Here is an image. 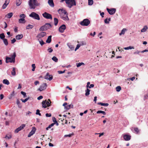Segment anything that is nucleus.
Masks as SVG:
<instances>
[{
  "label": "nucleus",
  "mask_w": 148,
  "mask_h": 148,
  "mask_svg": "<svg viewBox=\"0 0 148 148\" xmlns=\"http://www.w3.org/2000/svg\"><path fill=\"white\" fill-rule=\"evenodd\" d=\"M66 28V27L65 25L63 24L59 27V30L60 32L63 33L64 32Z\"/></svg>",
  "instance_id": "2eb2a0df"
},
{
  "label": "nucleus",
  "mask_w": 148,
  "mask_h": 148,
  "mask_svg": "<svg viewBox=\"0 0 148 148\" xmlns=\"http://www.w3.org/2000/svg\"><path fill=\"white\" fill-rule=\"evenodd\" d=\"M46 30L50 29L51 27V25L49 23H46L44 25Z\"/></svg>",
  "instance_id": "f3484780"
},
{
  "label": "nucleus",
  "mask_w": 148,
  "mask_h": 148,
  "mask_svg": "<svg viewBox=\"0 0 148 148\" xmlns=\"http://www.w3.org/2000/svg\"><path fill=\"white\" fill-rule=\"evenodd\" d=\"M16 41V39L14 38H13V40H11V43L13 44Z\"/></svg>",
  "instance_id": "0e129e2a"
},
{
  "label": "nucleus",
  "mask_w": 148,
  "mask_h": 148,
  "mask_svg": "<svg viewBox=\"0 0 148 148\" xmlns=\"http://www.w3.org/2000/svg\"><path fill=\"white\" fill-rule=\"evenodd\" d=\"M29 16L34 19L38 20H40V18L39 15L34 12H32L29 15Z\"/></svg>",
  "instance_id": "20e7f679"
},
{
  "label": "nucleus",
  "mask_w": 148,
  "mask_h": 148,
  "mask_svg": "<svg viewBox=\"0 0 148 148\" xmlns=\"http://www.w3.org/2000/svg\"><path fill=\"white\" fill-rule=\"evenodd\" d=\"M134 130L135 132H136L137 134H138L139 132V130L137 127L135 128H134Z\"/></svg>",
  "instance_id": "5fc2aeb1"
},
{
  "label": "nucleus",
  "mask_w": 148,
  "mask_h": 148,
  "mask_svg": "<svg viewBox=\"0 0 148 148\" xmlns=\"http://www.w3.org/2000/svg\"><path fill=\"white\" fill-rule=\"evenodd\" d=\"M53 76L51 75H49V73H47L45 77L46 79L48 80L49 81L53 79Z\"/></svg>",
  "instance_id": "ddd939ff"
},
{
  "label": "nucleus",
  "mask_w": 148,
  "mask_h": 148,
  "mask_svg": "<svg viewBox=\"0 0 148 148\" xmlns=\"http://www.w3.org/2000/svg\"><path fill=\"white\" fill-rule=\"evenodd\" d=\"M80 23L82 25L87 26L90 23V21L88 19H85L81 22Z\"/></svg>",
  "instance_id": "39448f33"
},
{
  "label": "nucleus",
  "mask_w": 148,
  "mask_h": 148,
  "mask_svg": "<svg viewBox=\"0 0 148 148\" xmlns=\"http://www.w3.org/2000/svg\"><path fill=\"white\" fill-rule=\"evenodd\" d=\"M52 120H53V121L54 122V123H55L57 122L56 118L54 117H53V118Z\"/></svg>",
  "instance_id": "4d7b16f0"
},
{
  "label": "nucleus",
  "mask_w": 148,
  "mask_h": 148,
  "mask_svg": "<svg viewBox=\"0 0 148 148\" xmlns=\"http://www.w3.org/2000/svg\"><path fill=\"white\" fill-rule=\"evenodd\" d=\"M107 10L110 15H113L116 12V10L115 8H111L109 9V8H107Z\"/></svg>",
  "instance_id": "9d476101"
},
{
  "label": "nucleus",
  "mask_w": 148,
  "mask_h": 148,
  "mask_svg": "<svg viewBox=\"0 0 148 148\" xmlns=\"http://www.w3.org/2000/svg\"><path fill=\"white\" fill-rule=\"evenodd\" d=\"M45 115L47 117H51V114H48L46 113L45 114Z\"/></svg>",
  "instance_id": "052dcab7"
},
{
  "label": "nucleus",
  "mask_w": 148,
  "mask_h": 148,
  "mask_svg": "<svg viewBox=\"0 0 148 148\" xmlns=\"http://www.w3.org/2000/svg\"><path fill=\"white\" fill-rule=\"evenodd\" d=\"M73 105L70 104L65 106V108L66 110H69L71 108H73Z\"/></svg>",
  "instance_id": "4be33fe9"
},
{
  "label": "nucleus",
  "mask_w": 148,
  "mask_h": 148,
  "mask_svg": "<svg viewBox=\"0 0 148 148\" xmlns=\"http://www.w3.org/2000/svg\"><path fill=\"white\" fill-rule=\"evenodd\" d=\"M58 12L60 14V16L65 15L66 14H68L66 11L63 9H59L58 10Z\"/></svg>",
  "instance_id": "423d86ee"
},
{
  "label": "nucleus",
  "mask_w": 148,
  "mask_h": 148,
  "mask_svg": "<svg viewBox=\"0 0 148 148\" xmlns=\"http://www.w3.org/2000/svg\"><path fill=\"white\" fill-rule=\"evenodd\" d=\"M5 138H7L8 139H9L12 138V135H7L6 136Z\"/></svg>",
  "instance_id": "de8ad7c7"
},
{
  "label": "nucleus",
  "mask_w": 148,
  "mask_h": 148,
  "mask_svg": "<svg viewBox=\"0 0 148 148\" xmlns=\"http://www.w3.org/2000/svg\"><path fill=\"white\" fill-rule=\"evenodd\" d=\"M29 97L25 99H21V101H22V102L23 103H25L27 101L28 99H29Z\"/></svg>",
  "instance_id": "49530a36"
},
{
  "label": "nucleus",
  "mask_w": 148,
  "mask_h": 148,
  "mask_svg": "<svg viewBox=\"0 0 148 148\" xmlns=\"http://www.w3.org/2000/svg\"><path fill=\"white\" fill-rule=\"evenodd\" d=\"M127 31V29L125 28H123L121 30V33L119 34V35L120 36H121L122 34L124 35L125 34V32Z\"/></svg>",
  "instance_id": "b1692460"
},
{
  "label": "nucleus",
  "mask_w": 148,
  "mask_h": 148,
  "mask_svg": "<svg viewBox=\"0 0 148 148\" xmlns=\"http://www.w3.org/2000/svg\"><path fill=\"white\" fill-rule=\"evenodd\" d=\"M3 84L8 85L10 84V83L8 80L7 79H4L3 80Z\"/></svg>",
  "instance_id": "cd10ccee"
},
{
  "label": "nucleus",
  "mask_w": 148,
  "mask_h": 148,
  "mask_svg": "<svg viewBox=\"0 0 148 148\" xmlns=\"http://www.w3.org/2000/svg\"><path fill=\"white\" fill-rule=\"evenodd\" d=\"M16 56V55L15 53H14L12 55H11L10 56V57L12 58V60H14L15 61V58Z\"/></svg>",
  "instance_id": "c85d7f7f"
},
{
  "label": "nucleus",
  "mask_w": 148,
  "mask_h": 148,
  "mask_svg": "<svg viewBox=\"0 0 148 148\" xmlns=\"http://www.w3.org/2000/svg\"><path fill=\"white\" fill-rule=\"evenodd\" d=\"M3 42L4 44L6 45L7 46L8 45V40L5 38L3 39Z\"/></svg>",
  "instance_id": "2f4dec72"
},
{
  "label": "nucleus",
  "mask_w": 148,
  "mask_h": 148,
  "mask_svg": "<svg viewBox=\"0 0 148 148\" xmlns=\"http://www.w3.org/2000/svg\"><path fill=\"white\" fill-rule=\"evenodd\" d=\"M52 59L56 62H57L58 61V59L55 56H53Z\"/></svg>",
  "instance_id": "a19ab883"
},
{
  "label": "nucleus",
  "mask_w": 148,
  "mask_h": 148,
  "mask_svg": "<svg viewBox=\"0 0 148 148\" xmlns=\"http://www.w3.org/2000/svg\"><path fill=\"white\" fill-rule=\"evenodd\" d=\"M21 93L22 95H23L24 97H25L26 96V94L25 92H24L23 91H21Z\"/></svg>",
  "instance_id": "603ef678"
},
{
  "label": "nucleus",
  "mask_w": 148,
  "mask_h": 148,
  "mask_svg": "<svg viewBox=\"0 0 148 148\" xmlns=\"http://www.w3.org/2000/svg\"><path fill=\"white\" fill-rule=\"evenodd\" d=\"M86 93L85 95L86 96H88L90 94V90L88 88H87V89L85 90Z\"/></svg>",
  "instance_id": "72a5a7b5"
},
{
  "label": "nucleus",
  "mask_w": 148,
  "mask_h": 148,
  "mask_svg": "<svg viewBox=\"0 0 148 148\" xmlns=\"http://www.w3.org/2000/svg\"><path fill=\"white\" fill-rule=\"evenodd\" d=\"M124 49L125 50H129V49H134V47L130 46L127 47H124Z\"/></svg>",
  "instance_id": "c9c22d12"
},
{
  "label": "nucleus",
  "mask_w": 148,
  "mask_h": 148,
  "mask_svg": "<svg viewBox=\"0 0 148 148\" xmlns=\"http://www.w3.org/2000/svg\"><path fill=\"white\" fill-rule=\"evenodd\" d=\"M148 29V27L147 26H145L141 30V32H145Z\"/></svg>",
  "instance_id": "393cba45"
},
{
  "label": "nucleus",
  "mask_w": 148,
  "mask_h": 148,
  "mask_svg": "<svg viewBox=\"0 0 148 148\" xmlns=\"http://www.w3.org/2000/svg\"><path fill=\"white\" fill-rule=\"evenodd\" d=\"M46 35V33L45 32H42L39 33L36 36V38L38 39H40Z\"/></svg>",
  "instance_id": "9b49d317"
},
{
  "label": "nucleus",
  "mask_w": 148,
  "mask_h": 148,
  "mask_svg": "<svg viewBox=\"0 0 148 148\" xmlns=\"http://www.w3.org/2000/svg\"><path fill=\"white\" fill-rule=\"evenodd\" d=\"M48 3L51 7H53L54 6V4L53 0H49Z\"/></svg>",
  "instance_id": "6ab92c4d"
},
{
  "label": "nucleus",
  "mask_w": 148,
  "mask_h": 148,
  "mask_svg": "<svg viewBox=\"0 0 148 148\" xmlns=\"http://www.w3.org/2000/svg\"><path fill=\"white\" fill-rule=\"evenodd\" d=\"M108 18H106L104 20V22L105 23L108 24L109 23V21H108Z\"/></svg>",
  "instance_id": "69168bd1"
},
{
  "label": "nucleus",
  "mask_w": 148,
  "mask_h": 148,
  "mask_svg": "<svg viewBox=\"0 0 148 148\" xmlns=\"http://www.w3.org/2000/svg\"><path fill=\"white\" fill-rule=\"evenodd\" d=\"M38 40L39 41L40 44L41 46H42L45 43L43 41V40L42 39L40 40V39H38Z\"/></svg>",
  "instance_id": "e433bc0d"
},
{
  "label": "nucleus",
  "mask_w": 148,
  "mask_h": 148,
  "mask_svg": "<svg viewBox=\"0 0 148 148\" xmlns=\"http://www.w3.org/2000/svg\"><path fill=\"white\" fill-rule=\"evenodd\" d=\"M148 98V94L144 95V100H145V99H147Z\"/></svg>",
  "instance_id": "bf43d9fd"
},
{
  "label": "nucleus",
  "mask_w": 148,
  "mask_h": 148,
  "mask_svg": "<svg viewBox=\"0 0 148 148\" xmlns=\"http://www.w3.org/2000/svg\"><path fill=\"white\" fill-rule=\"evenodd\" d=\"M6 62V63H8V62H14L15 61L13 60H12V58L10 57H8V56L6 57L5 58Z\"/></svg>",
  "instance_id": "4468645a"
},
{
  "label": "nucleus",
  "mask_w": 148,
  "mask_h": 148,
  "mask_svg": "<svg viewBox=\"0 0 148 148\" xmlns=\"http://www.w3.org/2000/svg\"><path fill=\"white\" fill-rule=\"evenodd\" d=\"M65 70H64L63 71H58V73L59 74H62V73H65Z\"/></svg>",
  "instance_id": "680f3d73"
},
{
  "label": "nucleus",
  "mask_w": 148,
  "mask_h": 148,
  "mask_svg": "<svg viewBox=\"0 0 148 148\" xmlns=\"http://www.w3.org/2000/svg\"><path fill=\"white\" fill-rule=\"evenodd\" d=\"M34 84L35 85H37V84H39V82L38 81H36L34 82Z\"/></svg>",
  "instance_id": "338daca9"
},
{
  "label": "nucleus",
  "mask_w": 148,
  "mask_h": 148,
  "mask_svg": "<svg viewBox=\"0 0 148 148\" xmlns=\"http://www.w3.org/2000/svg\"><path fill=\"white\" fill-rule=\"evenodd\" d=\"M93 3V0H88V4L89 5H92Z\"/></svg>",
  "instance_id": "37998d69"
},
{
  "label": "nucleus",
  "mask_w": 148,
  "mask_h": 148,
  "mask_svg": "<svg viewBox=\"0 0 148 148\" xmlns=\"http://www.w3.org/2000/svg\"><path fill=\"white\" fill-rule=\"evenodd\" d=\"M51 101L50 99H48L47 101L45 100L43 101L42 102V107L45 108L47 107H49L51 106Z\"/></svg>",
  "instance_id": "7ed1b4c3"
},
{
  "label": "nucleus",
  "mask_w": 148,
  "mask_h": 148,
  "mask_svg": "<svg viewBox=\"0 0 148 148\" xmlns=\"http://www.w3.org/2000/svg\"><path fill=\"white\" fill-rule=\"evenodd\" d=\"M5 37V36L3 33L1 34H0V38L1 39L3 40L4 39Z\"/></svg>",
  "instance_id": "c03bdc74"
},
{
  "label": "nucleus",
  "mask_w": 148,
  "mask_h": 148,
  "mask_svg": "<svg viewBox=\"0 0 148 148\" xmlns=\"http://www.w3.org/2000/svg\"><path fill=\"white\" fill-rule=\"evenodd\" d=\"M33 27V26L32 25H29L26 27V29H29V28L32 29Z\"/></svg>",
  "instance_id": "ea45409f"
},
{
  "label": "nucleus",
  "mask_w": 148,
  "mask_h": 148,
  "mask_svg": "<svg viewBox=\"0 0 148 148\" xmlns=\"http://www.w3.org/2000/svg\"><path fill=\"white\" fill-rule=\"evenodd\" d=\"M97 114H100L101 113L103 114L104 115H105L106 114V113L104 111H102L101 110H98L97 112Z\"/></svg>",
  "instance_id": "f704fd0d"
},
{
  "label": "nucleus",
  "mask_w": 148,
  "mask_h": 148,
  "mask_svg": "<svg viewBox=\"0 0 148 148\" xmlns=\"http://www.w3.org/2000/svg\"><path fill=\"white\" fill-rule=\"evenodd\" d=\"M97 104L100 105L102 106L107 107L108 106L109 104L108 103H102L101 102H98L97 103Z\"/></svg>",
  "instance_id": "aec40b11"
},
{
  "label": "nucleus",
  "mask_w": 148,
  "mask_h": 148,
  "mask_svg": "<svg viewBox=\"0 0 148 148\" xmlns=\"http://www.w3.org/2000/svg\"><path fill=\"white\" fill-rule=\"evenodd\" d=\"M47 50L49 53H51L53 51V50L51 47H49Z\"/></svg>",
  "instance_id": "09e8293b"
},
{
  "label": "nucleus",
  "mask_w": 148,
  "mask_h": 148,
  "mask_svg": "<svg viewBox=\"0 0 148 148\" xmlns=\"http://www.w3.org/2000/svg\"><path fill=\"white\" fill-rule=\"evenodd\" d=\"M51 36H48L46 42L48 43H50L51 42Z\"/></svg>",
  "instance_id": "5701e85b"
},
{
  "label": "nucleus",
  "mask_w": 148,
  "mask_h": 148,
  "mask_svg": "<svg viewBox=\"0 0 148 148\" xmlns=\"http://www.w3.org/2000/svg\"><path fill=\"white\" fill-rule=\"evenodd\" d=\"M16 103L18 106L19 108H21L22 106L21 103H20V101L18 99L17 100Z\"/></svg>",
  "instance_id": "7c9ffc66"
},
{
  "label": "nucleus",
  "mask_w": 148,
  "mask_h": 148,
  "mask_svg": "<svg viewBox=\"0 0 148 148\" xmlns=\"http://www.w3.org/2000/svg\"><path fill=\"white\" fill-rule=\"evenodd\" d=\"M18 21L20 23H25V22L24 18H21L19 19Z\"/></svg>",
  "instance_id": "a878e982"
},
{
  "label": "nucleus",
  "mask_w": 148,
  "mask_h": 148,
  "mask_svg": "<svg viewBox=\"0 0 148 148\" xmlns=\"http://www.w3.org/2000/svg\"><path fill=\"white\" fill-rule=\"evenodd\" d=\"M25 125L24 124H23L21 125L20 127L17 128L14 131V133H18L19 131L22 130L23 128L25 127Z\"/></svg>",
  "instance_id": "1a4fd4ad"
},
{
  "label": "nucleus",
  "mask_w": 148,
  "mask_h": 148,
  "mask_svg": "<svg viewBox=\"0 0 148 148\" xmlns=\"http://www.w3.org/2000/svg\"><path fill=\"white\" fill-rule=\"evenodd\" d=\"M66 3L69 8H71L73 6L76 5L75 0H66Z\"/></svg>",
  "instance_id": "f03ea898"
},
{
  "label": "nucleus",
  "mask_w": 148,
  "mask_h": 148,
  "mask_svg": "<svg viewBox=\"0 0 148 148\" xmlns=\"http://www.w3.org/2000/svg\"><path fill=\"white\" fill-rule=\"evenodd\" d=\"M36 130V129L35 127H33L31 131L29 133L28 135V137H29L33 135L35 133Z\"/></svg>",
  "instance_id": "f8f14e48"
},
{
  "label": "nucleus",
  "mask_w": 148,
  "mask_h": 148,
  "mask_svg": "<svg viewBox=\"0 0 148 148\" xmlns=\"http://www.w3.org/2000/svg\"><path fill=\"white\" fill-rule=\"evenodd\" d=\"M7 5L5 3L3 6V9H5Z\"/></svg>",
  "instance_id": "13d9d810"
},
{
  "label": "nucleus",
  "mask_w": 148,
  "mask_h": 148,
  "mask_svg": "<svg viewBox=\"0 0 148 148\" xmlns=\"http://www.w3.org/2000/svg\"><path fill=\"white\" fill-rule=\"evenodd\" d=\"M54 25L55 26H56L58 23V20L57 18H55L54 19Z\"/></svg>",
  "instance_id": "473e14b6"
},
{
  "label": "nucleus",
  "mask_w": 148,
  "mask_h": 148,
  "mask_svg": "<svg viewBox=\"0 0 148 148\" xmlns=\"http://www.w3.org/2000/svg\"><path fill=\"white\" fill-rule=\"evenodd\" d=\"M39 30L41 31L46 30L44 26L43 25L39 29Z\"/></svg>",
  "instance_id": "58836bf2"
},
{
  "label": "nucleus",
  "mask_w": 148,
  "mask_h": 148,
  "mask_svg": "<svg viewBox=\"0 0 148 148\" xmlns=\"http://www.w3.org/2000/svg\"><path fill=\"white\" fill-rule=\"evenodd\" d=\"M36 114L37 115H38L39 116H41V114L40 112V110L38 109H37L36 111Z\"/></svg>",
  "instance_id": "8fccbe9b"
},
{
  "label": "nucleus",
  "mask_w": 148,
  "mask_h": 148,
  "mask_svg": "<svg viewBox=\"0 0 148 148\" xmlns=\"http://www.w3.org/2000/svg\"><path fill=\"white\" fill-rule=\"evenodd\" d=\"M12 75L13 76L16 75L15 68L14 67L13 68L12 71L11 72Z\"/></svg>",
  "instance_id": "bb28decb"
},
{
  "label": "nucleus",
  "mask_w": 148,
  "mask_h": 148,
  "mask_svg": "<svg viewBox=\"0 0 148 148\" xmlns=\"http://www.w3.org/2000/svg\"><path fill=\"white\" fill-rule=\"evenodd\" d=\"M23 37V34H18L16 36V38L17 40H20Z\"/></svg>",
  "instance_id": "412c9836"
},
{
  "label": "nucleus",
  "mask_w": 148,
  "mask_h": 148,
  "mask_svg": "<svg viewBox=\"0 0 148 148\" xmlns=\"http://www.w3.org/2000/svg\"><path fill=\"white\" fill-rule=\"evenodd\" d=\"M73 134H70L68 135H64V137H66L67 136H68L69 137H71L73 135Z\"/></svg>",
  "instance_id": "6e6d98bb"
},
{
  "label": "nucleus",
  "mask_w": 148,
  "mask_h": 148,
  "mask_svg": "<svg viewBox=\"0 0 148 148\" xmlns=\"http://www.w3.org/2000/svg\"><path fill=\"white\" fill-rule=\"evenodd\" d=\"M116 91H117V92H119L121 90V87L120 86H117V87H116Z\"/></svg>",
  "instance_id": "79ce46f5"
},
{
  "label": "nucleus",
  "mask_w": 148,
  "mask_h": 148,
  "mask_svg": "<svg viewBox=\"0 0 148 148\" xmlns=\"http://www.w3.org/2000/svg\"><path fill=\"white\" fill-rule=\"evenodd\" d=\"M13 15V14L12 12L9 13L7 15V17L8 18H10Z\"/></svg>",
  "instance_id": "4c0bfd02"
},
{
  "label": "nucleus",
  "mask_w": 148,
  "mask_h": 148,
  "mask_svg": "<svg viewBox=\"0 0 148 148\" xmlns=\"http://www.w3.org/2000/svg\"><path fill=\"white\" fill-rule=\"evenodd\" d=\"M20 17L21 18H25V17L26 16L25 14H21L20 15Z\"/></svg>",
  "instance_id": "3c124183"
},
{
  "label": "nucleus",
  "mask_w": 148,
  "mask_h": 148,
  "mask_svg": "<svg viewBox=\"0 0 148 148\" xmlns=\"http://www.w3.org/2000/svg\"><path fill=\"white\" fill-rule=\"evenodd\" d=\"M82 65H84V64L83 62H81L77 63L76 64L77 66V67L80 66Z\"/></svg>",
  "instance_id": "a18cd8bd"
},
{
  "label": "nucleus",
  "mask_w": 148,
  "mask_h": 148,
  "mask_svg": "<svg viewBox=\"0 0 148 148\" xmlns=\"http://www.w3.org/2000/svg\"><path fill=\"white\" fill-rule=\"evenodd\" d=\"M42 16L45 18L47 19H52V17L51 15L46 12H45L42 14Z\"/></svg>",
  "instance_id": "0eeeda50"
},
{
  "label": "nucleus",
  "mask_w": 148,
  "mask_h": 148,
  "mask_svg": "<svg viewBox=\"0 0 148 148\" xmlns=\"http://www.w3.org/2000/svg\"><path fill=\"white\" fill-rule=\"evenodd\" d=\"M40 5V4L36 0H29V5L30 9H34L36 6H38Z\"/></svg>",
  "instance_id": "f257e3e1"
},
{
  "label": "nucleus",
  "mask_w": 148,
  "mask_h": 148,
  "mask_svg": "<svg viewBox=\"0 0 148 148\" xmlns=\"http://www.w3.org/2000/svg\"><path fill=\"white\" fill-rule=\"evenodd\" d=\"M4 97V95L3 94H1L0 95V99L2 100L3 99Z\"/></svg>",
  "instance_id": "774afa93"
},
{
  "label": "nucleus",
  "mask_w": 148,
  "mask_h": 148,
  "mask_svg": "<svg viewBox=\"0 0 148 148\" xmlns=\"http://www.w3.org/2000/svg\"><path fill=\"white\" fill-rule=\"evenodd\" d=\"M68 14H66L64 16H60L61 18L64 21H68L69 20L68 16Z\"/></svg>",
  "instance_id": "a211bd4d"
},
{
  "label": "nucleus",
  "mask_w": 148,
  "mask_h": 148,
  "mask_svg": "<svg viewBox=\"0 0 148 148\" xmlns=\"http://www.w3.org/2000/svg\"><path fill=\"white\" fill-rule=\"evenodd\" d=\"M81 45L79 44H78L75 49V51H76L77 49H78L80 47Z\"/></svg>",
  "instance_id": "864d4df0"
},
{
  "label": "nucleus",
  "mask_w": 148,
  "mask_h": 148,
  "mask_svg": "<svg viewBox=\"0 0 148 148\" xmlns=\"http://www.w3.org/2000/svg\"><path fill=\"white\" fill-rule=\"evenodd\" d=\"M140 52L138 50H137V51H135V52H134V54H139V53Z\"/></svg>",
  "instance_id": "e2e57ef3"
},
{
  "label": "nucleus",
  "mask_w": 148,
  "mask_h": 148,
  "mask_svg": "<svg viewBox=\"0 0 148 148\" xmlns=\"http://www.w3.org/2000/svg\"><path fill=\"white\" fill-rule=\"evenodd\" d=\"M131 136L130 135L126 134L123 135V138L126 141L129 140L131 139Z\"/></svg>",
  "instance_id": "dca6fc26"
},
{
  "label": "nucleus",
  "mask_w": 148,
  "mask_h": 148,
  "mask_svg": "<svg viewBox=\"0 0 148 148\" xmlns=\"http://www.w3.org/2000/svg\"><path fill=\"white\" fill-rule=\"evenodd\" d=\"M47 86V85L46 83H44L42 84L38 89V90L40 91H42L46 89Z\"/></svg>",
  "instance_id": "6e6552de"
},
{
  "label": "nucleus",
  "mask_w": 148,
  "mask_h": 148,
  "mask_svg": "<svg viewBox=\"0 0 148 148\" xmlns=\"http://www.w3.org/2000/svg\"><path fill=\"white\" fill-rule=\"evenodd\" d=\"M22 0H16V5L18 6L20 5L21 3Z\"/></svg>",
  "instance_id": "c756f323"
}]
</instances>
